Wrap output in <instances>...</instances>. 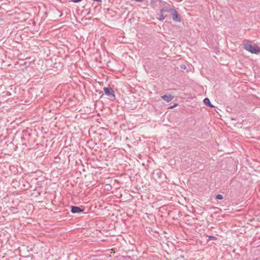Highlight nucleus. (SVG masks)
<instances>
[{"label":"nucleus","instance_id":"obj_1","mask_svg":"<svg viewBox=\"0 0 260 260\" xmlns=\"http://www.w3.org/2000/svg\"><path fill=\"white\" fill-rule=\"evenodd\" d=\"M243 48L247 51L253 54H258L260 52V49L257 45H253L250 44H245Z\"/></svg>","mask_w":260,"mask_h":260},{"label":"nucleus","instance_id":"obj_2","mask_svg":"<svg viewBox=\"0 0 260 260\" xmlns=\"http://www.w3.org/2000/svg\"><path fill=\"white\" fill-rule=\"evenodd\" d=\"M103 89L105 94L108 96L109 99L111 100H114L115 99L114 91L112 88L105 87Z\"/></svg>","mask_w":260,"mask_h":260},{"label":"nucleus","instance_id":"obj_3","mask_svg":"<svg viewBox=\"0 0 260 260\" xmlns=\"http://www.w3.org/2000/svg\"><path fill=\"white\" fill-rule=\"evenodd\" d=\"M171 13L172 14L173 21L177 22L181 21V17L176 10L172 9Z\"/></svg>","mask_w":260,"mask_h":260},{"label":"nucleus","instance_id":"obj_4","mask_svg":"<svg viewBox=\"0 0 260 260\" xmlns=\"http://www.w3.org/2000/svg\"><path fill=\"white\" fill-rule=\"evenodd\" d=\"M71 211L73 213H79L82 212L83 211V210L81 209L79 207L72 206H71Z\"/></svg>","mask_w":260,"mask_h":260},{"label":"nucleus","instance_id":"obj_5","mask_svg":"<svg viewBox=\"0 0 260 260\" xmlns=\"http://www.w3.org/2000/svg\"><path fill=\"white\" fill-rule=\"evenodd\" d=\"M161 98L162 99H163L164 101H166L167 102H170L171 101L173 98L174 96L170 94H165L164 95L161 96Z\"/></svg>","mask_w":260,"mask_h":260},{"label":"nucleus","instance_id":"obj_6","mask_svg":"<svg viewBox=\"0 0 260 260\" xmlns=\"http://www.w3.org/2000/svg\"><path fill=\"white\" fill-rule=\"evenodd\" d=\"M203 102L205 105L208 106L211 108L214 107V106L211 104L210 100L208 98H206L204 99Z\"/></svg>","mask_w":260,"mask_h":260},{"label":"nucleus","instance_id":"obj_7","mask_svg":"<svg viewBox=\"0 0 260 260\" xmlns=\"http://www.w3.org/2000/svg\"><path fill=\"white\" fill-rule=\"evenodd\" d=\"M158 15L159 17L157 18V19L160 21H163L167 17V15L163 13H160Z\"/></svg>","mask_w":260,"mask_h":260},{"label":"nucleus","instance_id":"obj_8","mask_svg":"<svg viewBox=\"0 0 260 260\" xmlns=\"http://www.w3.org/2000/svg\"><path fill=\"white\" fill-rule=\"evenodd\" d=\"M172 10V8L168 9V8H164L161 9L160 10V13H165L166 12L171 13Z\"/></svg>","mask_w":260,"mask_h":260},{"label":"nucleus","instance_id":"obj_9","mask_svg":"<svg viewBox=\"0 0 260 260\" xmlns=\"http://www.w3.org/2000/svg\"><path fill=\"white\" fill-rule=\"evenodd\" d=\"M216 198L217 200H222L223 199V196L220 194H218L216 196Z\"/></svg>","mask_w":260,"mask_h":260},{"label":"nucleus","instance_id":"obj_10","mask_svg":"<svg viewBox=\"0 0 260 260\" xmlns=\"http://www.w3.org/2000/svg\"><path fill=\"white\" fill-rule=\"evenodd\" d=\"M209 239L210 240H214L216 239V238L213 236H209Z\"/></svg>","mask_w":260,"mask_h":260},{"label":"nucleus","instance_id":"obj_11","mask_svg":"<svg viewBox=\"0 0 260 260\" xmlns=\"http://www.w3.org/2000/svg\"><path fill=\"white\" fill-rule=\"evenodd\" d=\"M82 0H71V2L73 3H78L81 2Z\"/></svg>","mask_w":260,"mask_h":260},{"label":"nucleus","instance_id":"obj_12","mask_svg":"<svg viewBox=\"0 0 260 260\" xmlns=\"http://www.w3.org/2000/svg\"><path fill=\"white\" fill-rule=\"evenodd\" d=\"M181 69H186V67L185 66H181Z\"/></svg>","mask_w":260,"mask_h":260},{"label":"nucleus","instance_id":"obj_13","mask_svg":"<svg viewBox=\"0 0 260 260\" xmlns=\"http://www.w3.org/2000/svg\"><path fill=\"white\" fill-rule=\"evenodd\" d=\"M177 105V104H175L174 105L172 106V107H171V108H174L175 107H176V106Z\"/></svg>","mask_w":260,"mask_h":260}]
</instances>
